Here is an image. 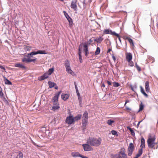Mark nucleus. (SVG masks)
Segmentation results:
<instances>
[{
    "label": "nucleus",
    "instance_id": "e433bc0d",
    "mask_svg": "<svg viewBox=\"0 0 158 158\" xmlns=\"http://www.w3.org/2000/svg\"><path fill=\"white\" fill-rule=\"evenodd\" d=\"M143 153V148H141V149H139V150L137 154H138L139 156H140Z\"/></svg>",
    "mask_w": 158,
    "mask_h": 158
},
{
    "label": "nucleus",
    "instance_id": "ddd939ff",
    "mask_svg": "<svg viewBox=\"0 0 158 158\" xmlns=\"http://www.w3.org/2000/svg\"><path fill=\"white\" fill-rule=\"evenodd\" d=\"M53 106L52 107V110L54 111L58 110L60 108L59 104L58 103L55 104H53Z\"/></svg>",
    "mask_w": 158,
    "mask_h": 158
},
{
    "label": "nucleus",
    "instance_id": "7ed1b4c3",
    "mask_svg": "<svg viewBox=\"0 0 158 158\" xmlns=\"http://www.w3.org/2000/svg\"><path fill=\"white\" fill-rule=\"evenodd\" d=\"M87 143L92 146H97L99 143V140L94 138H89L87 140Z\"/></svg>",
    "mask_w": 158,
    "mask_h": 158
},
{
    "label": "nucleus",
    "instance_id": "dca6fc26",
    "mask_svg": "<svg viewBox=\"0 0 158 158\" xmlns=\"http://www.w3.org/2000/svg\"><path fill=\"white\" fill-rule=\"evenodd\" d=\"M126 39L127 40L130 44V45L131 46H132L133 47L134 46V44L133 42V40L128 37H127L126 38Z\"/></svg>",
    "mask_w": 158,
    "mask_h": 158
},
{
    "label": "nucleus",
    "instance_id": "412c9836",
    "mask_svg": "<svg viewBox=\"0 0 158 158\" xmlns=\"http://www.w3.org/2000/svg\"><path fill=\"white\" fill-rule=\"evenodd\" d=\"M72 155L73 157H81V155L80 154L79 152H73L72 153Z\"/></svg>",
    "mask_w": 158,
    "mask_h": 158
},
{
    "label": "nucleus",
    "instance_id": "de8ad7c7",
    "mask_svg": "<svg viewBox=\"0 0 158 158\" xmlns=\"http://www.w3.org/2000/svg\"><path fill=\"white\" fill-rule=\"evenodd\" d=\"M117 35H114L116 36L118 39L121 42V40L120 36L117 33Z\"/></svg>",
    "mask_w": 158,
    "mask_h": 158
},
{
    "label": "nucleus",
    "instance_id": "2eb2a0df",
    "mask_svg": "<svg viewBox=\"0 0 158 158\" xmlns=\"http://www.w3.org/2000/svg\"><path fill=\"white\" fill-rule=\"evenodd\" d=\"M145 88L146 91L147 92H149L150 91L149 82L148 81L146 82L145 83Z\"/></svg>",
    "mask_w": 158,
    "mask_h": 158
},
{
    "label": "nucleus",
    "instance_id": "680f3d73",
    "mask_svg": "<svg viewBox=\"0 0 158 158\" xmlns=\"http://www.w3.org/2000/svg\"><path fill=\"white\" fill-rule=\"evenodd\" d=\"M129 102V101L128 100H126V102H125V104L124 105L125 106V105L126 104V103H128V102Z\"/></svg>",
    "mask_w": 158,
    "mask_h": 158
},
{
    "label": "nucleus",
    "instance_id": "37998d69",
    "mask_svg": "<svg viewBox=\"0 0 158 158\" xmlns=\"http://www.w3.org/2000/svg\"><path fill=\"white\" fill-rule=\"evenodd\" d=\"M79 59L80 62L81 63H82V56L81 54H79Z\"/></svg>",
    "mask_w": 158,
    "mask_h": 158
},
{
    "label": "nucleus",
    "instance_id": "864d4df0",
    "mask_svg": "<svg viewBox=\"0 0 158 158\" xmlns=\"http://www.w3.org/2000/svg\"><path fill=\"white\" fill-rule=\"evenodd\" d=\"M107 84L109 85H111V83L110 81H107L106 82Z\"/></svg>",
    "mask_w": 158,
    "mask_h": 158
},
{
    "label": "nucleus",
    "instance_id": "a19ab883",
    "mask_svg": "<svg viewBox=\"0 0 158 158\" xmlns=\"http://www.w3.org/2000/svg\"><path fill=\"white\" fill-rule=\"evenodd\" d=\"M22 61L23 62L27 63L28 62V58H24L22 60Z\"/></svg>",
    "mask_w": 158,
    "mask_h": 158
},
{
    "label": "nucleus",
    "instance_id": "aec40b11",
    "mask_svg": "<svg viewBox=\"0 0 158 158\" xmlns=\"http://www.w3.org/2000/svg\"><path fill=\"white\" fill-rule=\"evenodd\" d=\"M15 66L17 67L23 69H25L26 67L22 64L17 63L15 64Z\"/></svg>",
    "mask_w": 158,
    "mask_h": 158
},
{
    "label": "nucleus",
    "instance_id": "7c9ffc66",
    "mask_svg": "<svg viewBox=\"0 0 158 158\" xmlns=\"http://www.w3.org/2000/svg\"><path fill=\"white\" fill-rule=\"evenodd\" d=\"M69 24V27L70 28H72L73 26V21L72 19L69 20L68 21Z\"/></svg>",
    "mask_w": 158,
    "mask_h": 158
},
{
    "label": "nucleus",
    "instance_id": "423d86ee",
    "mask_svg": "<svg viewBox=\"0 0 158 158\" xmlns=\"http://www.w3.org/2000/svg\"><path fill=\"white\" fill-rule=\"evenodd\" d=\"M77 0H73L72 1L70 5L71 8L75 11H77Z\"/></svg>",
    "mask_w": 158,
    "mask_h": 158
},
{
    "label": "nucleus",
    "instance_id": "5701e85b",
    "mask_svg": "<svg viewBox=\"0 0 158 158\" xmlns=\"http://www.w3.org/2000/svg\"><path fill=\"white\" fill-rule=\"evenodd\" d=\"M48 84L49 87L51 88L53 87L56 85V84L55 83L50 81H48Z\"/></svg>",
    "mask_w": 158,
    "mask_h": 158
},
{
    "label": "nucleus",
    "instance_id": "58836bf2",
    "mask_svg": "<svg viewBox=\"0 0 158 158\" xmlns=\"http://www.w3.org/2000/svg\"><path fill=\"white\" fill-rule=\"evenodd\" d=\"M28 62H35L36 60V59H31L30 58H28Z\"/></svg>",
    "mask_w": 158,
    "mask_h": 158
},
{
    "label": "nucleus",
    "instance_id": "2f4dec72",
    "mask_svg": "<svg viewBox=\"0 0 158 158\" xmlns=\"http://www.w3.org/2000/svg\"><path fill=\"white\" fill-rule=\"evenodd\" d=\"M84 51L85 52V53L86 52H88V47L86 44H84Z\"/></svg>",
    "mask_w": 158,
    "mask_h": 158
},
{
    "label": "nucleus",
    "instance_id": "bb28decb",
    "mask_svg": "<svg viewBox=\"0 0 158 158\" xmlns=\"http://www.w3.org/2000/svg\"><path fill=\"white\" fill-rule=\"evenodd\" d=\"M64 66L66 68L70 67L69 61L68 60H66L65 61L64 63Z\"/></svg>",
    "mask_w": 158,
    "mask_h": 158
},
{
    "label": "nucleus",
    "instance_id": "052dcab7",
    "mask_svg": "<svg viewBox=\"0 0 158 158\" xmlns=\"http://www.w3.org/2000/svg\"><path fill=\"white\" fill-rule=\"evenodd\" d=\"M89 53V52H86L85 53V55L86 56H87L88 54Z\"/></svg>",
    "mask_w": 158,
    "mask_h": 158
},
{
    "label": "nucleus",
    "instance_id": "f03ea898",
    "mask_svg": "<svg viewBox=\"0 0 158 158\" xmlns=\"http://www.w3.org/2000/svg\"><path fill=\"white\" fill-rule=\"evenodd\" d=\"M111 158H127L125 149L123 147L122 148L118 154L112 155Z\"/></svg>",
    "mask_w": 158,
    "mask_h": 158
},
{
    "label": "nucleus",
    "instance_id": "cd10ccee",
    "mask_svg": "<svg viewBox=\"0 0 158 158\" xmlns=\"http://www.w3.org/2000/svg\"><path fill=\"white\" fill-rule=\"evenodd\" d=\"M114 122V120H112L110 119L108 120L107 121V124L110 126H111L112 125V124Z\"/></svg>",
    "mask_w": 158,
    "mask_h": 158
},
{
    "label": "nucleus",
    "instance_id": "f8f14e48",
    "mask_svg": "<svg viewBox=\"0 0 158 158\" xmlns=\"http://www.w3.org/2000/svg\"><path fill=\"white\" fill-rule=\"evenodd\" d=\"M104 33L106 34H110L114 35H116L117 33L114 31H112L111 30L109 29H106L104 31Z\"/></svg>",
    "mask_w": 158,
    "mask_h": 158
},
{
    "label": "nucleus",
    "instance_id": "9b49d317",
    "mask_svg": "<svg viewBox=\"0 0 158 158\" xmlns=\"http://www.w3.org/2000/svg\"><path fill=\"white\" fill-rule=\"evenodd\" d=\"M49 76V74L48 73H46L44 74L42 76L39 77L38 78V79L39 80L41 81L48 78Z\"/></svg>",
    "mask_w": 158,
    "mask_h": 158
},
{
    "label": "nucleus",
    "instance_id": "bf43d9fd",
    "mask_svg": "<svg viewBox=\"0 0 158 158\" xmlns=\"http://www.w3.org/2000/svg\"><path fill=\"white\" fill-rule=\"evenodd\" d=\"M81 157H82V158H89L86 156H83L82 155L81 156Z\"/></svg>",
    "mask_w": 158,
    "mask_h": 158
},
{
    "label": "nucleus",
    "instance_id": "3c124183",
    "mask_svg": "<svg viewBox=\"0 0 158 158\" xmlns=\"http://www.w3.org/2000/svg\"><path fill=\"white\" fill-rule=\"evenodd\" d=\"M0 68L4 70H5V68L3 66H2V65H0Z\"/></svg>",
    "mask_w": 158,
    "mask_h": 158
},
{
    "label": "nucleus",
    "instance_id": "473e14b6",
    "mask_svg": "<svg viewBox=\"0 0 158 158\" xmlns=\"http://www.w3.org/2000/svg\"><path fill=\"white\" fill-rule=\"evenodd\" d=\"M127 128L129 129V130L131 132V134L132 135H135V132L134 131H133V130L131 128H130V127H128Z\"/></svg>",
    "mask_w": 158,
    "mask_h": 158
},
{
    "label": "nucleus",
    "instance_id": "c9c22d12",
    "mask_svg": "<svg viewBox=\"0 0 158 158\" xmlns=\"http://www.w3.org/2000/svg\"><path fill=\"white\" fill-rule=\"evenodd\" d=\"M143 153V148H141V149H139V150L137 154H138L139 156H140Z\"/></svg>",
    "mask_w": 158,
    "mask_h": 158
},
{
    "label": "nucleus",
    "instance_id": "f257e3e1",
    "mask_svg": "<svg viewBox=\"0 0 158 158\" xmlns=\"http://www.w3.org/2000/svg\"><path fill=\"white\" fill-rule=\"evenodd\" d=\"M156 139V136L154 135L150 134L148 135L147 143L149 148L154 149L157 148V143L155 142Z\"/></svg>",
    "mask_w": 158,
    "mask_h": 158
},
{
    "label": "nucleus",
    "instance_id": "6e6d98bb",
    "mask_svg": "<svg viewBox=\"0 0 158 158\" xmlns=\"http://www.w3.org/2000/svg\"><path fill=\"white\" fill-rule=\"evenodd\" d=\"M139 156L138 154H137L134 157V158H138Z\"/></svg>",
    "mask_w": 158,
    "mask_h": 158
},
{
    "label": "nucleus",
    "instance_id": "c756f323",
    "mask_svg": "<svg viewBox=\"0 0 158 158\" xmlns=\"http://www.w3.org/2000/svg\"><path fill=\"white\" fill-rule=\"evenodd\" d=\"M135 67L136 68L138 72H139L141 70V68L136 63L135 64Z\"/></svg>",
    "mask_w": 158,
    "mask_h": 158
},
{
    "label": "nucleus",
    "instance_id": "c03bdc74",
    "mask_svg": "<svg viewBox=\"0 0 158 158\" xmlns=\"http://www.w3.org/2000/svg\"><path fill=\"white\" fill-rule=\"evenodd\" d=\"M67 15H65V17L66 18V19H67L68 20V21L70 19H72L70 17V16L68 15V14H67Z\"/></svg>",
    "mask_w": 158,
    "mask_h": 158
},
{
    "label": "nucleus",
    "instance_id": "20e7f679",
    "mask_svg": "<svg viewBox=\"0 0 158 158\" xmlns=\"http://www.w3.org/2000/svg\"><path fill=\"white\" fill-rule=\"evenodd\" d=\"M135 149V147L133 144L131 143H130L127 148V153L129 156H131Z\"/></svg>",
    "mask_w": 158,
    "mask_h": 158
},
{
    "label": "nucleus",
    "instance_id": "a878e982",
    "mask_svg": "<svg viewBox=\"0 0 158 158\" xmlns=\"http://www.w3.org/2000/svg\"><path fill=\"white\" fill-rule=\"evenodd\" d=\"M93 40H94V41L97 43L99 42V39H95L94 38H92L90 39L88 41V43L89 44H90L91 43H92Z\"/></svg>",
    "mask_w": 158,
    "mask_h": 158
},
{
    "label": "nucleus",
    "instance_id": "a211bd4d",
    "mask_svg": "<svg viewBox=\"0 0 158 158\" xmlns=\"http://www.w3.org/2000/svg\"><path fill=\"white\" fill-rule=\"evenodd\" d=\"M141 144L140 145V147H141V148H144L145 146V140L144 138L143 137L141 138Z\"/></svg>",
    "mask_w": 158,
    "mask_h": 158
},
{
    "label": "nucleus",
    "instance_id": "9d476101",
    "mask_svg": "<svg viewBox=\"0 0 158 158\" xmlns=\"http://www.w3.org/2000/svg\"><path fill=\"white\" fill-rule=\"evenodd\" d=\"M126 58V60L127 62L130 61L132 59V55L130 52H126L125 53Z\"/></svg>",
    "mask_w": 158,
    "mask_h": 158
},
{
    "label": "nucleus",
    "instance_id": "a18cd8bd",
    "mask_svg": "<svg viewBox=\"0 0 158 158\" xmlns=\"http://www.w3.org/2000/svg\"><path fill=\"white\" fill-rule=\"evenodd\" d=\"M111 133L113 135H116L117 134V132L115 130H112L111 131Z\"/></svg>",
    "mask_w": 158,
    "mask_h": 158
},
{
    "label": "nucleus",
    "instance_id": "f704fd0d",
    "mask_svg": "<svg viewBox=\"0 0 158 158\" xmlns=\"http://www.w3.org/2000/svg\"><path fill=\"white\" fill-rule=\"evenodd\" d=\"M144 106L143 104L142 103H141V104L139 105V111H140L142 110L143 109Z\"/></svg>",
    "mask_w": 158,
    "mask_h": 158
},
{
    "label": "nucleus",
    "instance_id": "1a4fd4ad",
    "mask_svg": "<svg viewBox=\"0 0 158 158\" xmlns=\"http://www.w3.org/2000/svg\"><path fill=\"white\" fill-rule=\"evenodd\" d=\"M89 144H83L84 149L85 151H89L93 150V148L90 146Z\"/></svg>",
    "mask_w": 158,
    "mask_h": 158
},
{
    "label": "nucleus",
    "instance_id": "0e129e2a",
    "mask_svg": "<svg viewBox=\"0 0 158 158\" xmlns=\"http://www.w3.org/2000/svg\"><path fill=\"white\" fill-rule=\"evenodd\" d=\"M111 50L110 49H109L108 50V51H107V52L108 53H109V52H110V51H111Z\"/></svg>",
    "mask_w": 158,
    "mask_h": 158
},
{
    "label": "nucleus",
    "instance_id": "8fccbe9b",
    "mask_svg": "<svg viewBox=\"0 0 158 158\" xmlns=\"http://www.w3.org/2000/svg\"><path fill=\"white\" fill-rule=\"evenodd\" d=\"M74 84H75V89H76V90L77 93L78 92V90L77 89V86L76 85V83L75 82H74Z\"/></svg>",
    "mask_w": 158,
    "mask_h": 158
},
{
    "label": "nucleus",
    "instance_id": "69168bd1",
    "mask_svg": "<svg viewBox=\"0 0 158 158\" xmlns=\"http://www.w3.org/2000/svg\"><path fill=\"white\" fill-rule=\"evenodd\" d=\"M131 89L133 91H135L134 88L133 87H131Z\"/></svg>",
    "mask_w": 158,
    "mask_h": 158
},
{
    "label": "nucleus",
    "instance_id": "e2e57ef3",
    "mask_svg": "<svg viewBox=\"0 0 158 158\" xmlns=\"http://www.w3.org/2000/svg\"><path fill=\"white\" fill-rule=\"evenodd\" d=\"M83 5L84 4H85V5H86V2L85 1V0L84 1H83Z\"/></svg>",
    "mask_w": 158,
    "mask_h": 158
},
{
    "label": "nucleus",
    "instance_id": "79ce46f5",
    "mask_svg": "<svg viewBox=\"0 0 158 158\" xmlns=\"http://www.w3.org/2000/svg\"><path fill=\"white\" fill-rule=\"evenodd\" d=\"M128 63H129V65L131 66V67H132L134 65V63L133 61H132L131 60L130 61H129V62H128Z\"/></svg>",
    "mask_w": 158,
    "mask_h": 158
},
{
    "label": "nucleus",
    "instance_id": "603ef678",
    "mask_svg": "<svg viewBox=\"0 0 158 158\" xmlns=\"http://www.w3.org/2000/svg\"><path fill=\"white\" fill-rule=\"evenodd\" d=\"M81 51L80 48H79L78 50V54H81Z\"/></svg>",
    "mask_w": 158,
    "mask_h": 158
},
{
    "label": "nucleus",
    "instance_id": "6ab92c4d",
    "mask_svg": "<svg viewBox=\"0 0 158 158\" xmlns=\"http://www.w3.org/2000/svg\"><path fill=\"white\" fill-rule=\"evenodd\" d=\"M66 69V70L67 73H68L69 74H70L72 75H73L74 73L71 70V67H69L68 68H67Z\"/></svg>",
    "mask_w": 158,
    "mask_h": 158
},
{
    "label": "nucleus",
    "instance_id": "4c0bfd02",
    "mask_svg": "<svg viewBox=\"0 0 158 158\" xmlns=\"http://www.w3.org/2000/svg\"><path fill=\"white\" fill-rule=\"evenodd\" d=\"M18 156L19 158H23V154L22 152H19Z\"/></svg>",
    "mask_w": 158,
    "mask_h": 158
},
{
    "label": "nucleus",
    "instance_id": "0eeeda50",
    "mask_svg": "<svg viewBox=\"0 0 158 158\" xmlns=\"http://www.w3.org/2000/svg\"><path fill=\"white\" fill-rule=\"evenodd\" d=\"M61 93V91L57 93L56 94L55 96L53 98L52 101L53 104H55L58 103L59 96Z\"/></svg>",
    "mask_w": 158,
    "mask_h": 158
},
{
    "label": "nucleus",
    "instance_id": "4be33fe9",
    "mask_svg": "<svg viewBox=\"0 0 158 158\" xmlns=\"http://www.w3.org/2000/svg\"><path fill=\"white\" fill-rule=\"evenodd\" d=\"M140 91L141 93L143 94L145 97L147 98L148 97V95L147 94H146L143 88L141 86H140Z\"/></svg>",
    "mask_w": 158,
    "mask_h": 158
},
{
    "label": "nucleus",
    "instance_id": "393cba45",
    "mask_svg": "<svg viewBox=\"0 0 158 158\" xmlns=\"http://www.w3.org/2000/svg\"><path fill=\"white\" fill-rule=\"evenodd\" d=\"M81 114H78L75 117H73L74 119L75 122V121H77L80 119L81 118Z\"/></svg>",
    "mask_w": 158,
    "mask_h": 158
},
{
    "label": "nucleus",
    "instance_id": "6e6552de",
    "mask_svg": "<svg viewBox=\"0 0 158 158\" xmlns=\"http://www.w3.org/2000/svg\"><path fill=\"white\" fill-rule=\"evenodd\" d=\"M38 54H46V53L45 52V50L41 51V50H39L37 52H33L30 53L28 54V56H33L34 55H35Z\"/></svg>",
    "mask_w": 158,
    "mask_h": 158
},
{
    "label": "nucleus",
    "instance_id": "338daca9",
    "mask_svg": "<svg viewBox=\"0 0 158 158\" xmlns=\"http://www.w3.org/2000/svg\"><path fill=\"white\" fill-rule=\"evenodd\" d=\"M102 86L103 87H104L105 86V85L104 84H103L102 85Z\"/></svg>",
    "mask_w": 158,
    "mask_h": 158
},
{
    "label": "nucleus",
    "instance_id": "09e8293b",
    "mask_svg": "<svg viewBox=\"0 0 158 158\" xmlns=\"http://www.w3.org/2000/svg\"><path fill=\"white\" fill-rule=\"evenodd\" d=\"M112 58L113 59V60H114V62H115L116 61V58L114 56L113 54H112Z\"/></svg>",
    "mask_w": 158,
    "mask_h": 158
},
{
    "label": "nucleus",
    "instance_id": "5fc2aeb1",
    "mask_svg": "<svg viewBox=\"0 0 158 158\" xmlns=\"http://www.w3.org/2000/svg\"><path fill=\"white\" fill-rule=\"evenodd\" d=\"M103 40V38L102 37H99V42L102 41Z\"/></svg>",
    "mask_w": 158,
    "mask_h": 158
},
{
    "label": "nucleus",
    "instance_id": "13d9d810",
    "mask_svg": "<svg viewBox=\"0 0 158 158\" xmlns=\"http://www.w3.org/2000/svg\"><path fill=\"white\" fill-rule=\"evenodd\" d=\"M142 121H140L138 123L137 125V127L138 128V127L139 126V125L140 124V123Z\"/></svg>",
    "mask_w": 158,
    "mask_h": 158
},
{
    "label": "nucleus",
    "instance_id": "ea45409f",
    "mask_svg": "<svg viewBox=\"0 0 158 158\" xmlns=\"http://www.w3.org/2000/svg\"><path fill=\"white\" fill-rule=\"evenodd\" d=\"M87 123V121L82 120V125L84 127H85Z\"/></svg>",
    "mask_w": 158,
    "mask_h": 158
},
{
    "label": "nucleus",
    "instance_id": "c85d7f7f",
    "mask_svg": "<svg viewBox=\"0 0 158 158\" xmlns=\"http://www.w3.org/2000/svg\"><path fill=\"white\" fill-rule=\"evenodd\" d=\"M4 80L6 84L11 85H12L11 82L7 78H6Z\"/></svg>",
    "mask_w": 158,
    "mask_h": 158
},
{
    "label": "nucleus",
    "instance_id": "4468645a",
    "mask_svg": "<svg viewBox=\"0 0 158 158\" xmlns=\"http://www.w3.org/2000/svg\"><path fill=\"white\" fill-rule=\"evenodd\" d=\"M69 96V95L67 94H62L61 98L64 101H66L68 99Z\"/></svg>",
    "mask_w": 158,
    "mask_h": 158
},
{
    "label": "nucleus",
    "instance_id": "72a5a7b5",
    "mask_svg": "<svg viewBox=\"0 0 158 158\" xmlns=\"http://www.w3.org/2000/svg\"><path fill=\"white\" fill-rule=\"evenodd\" d=\"M120 84L116 82H114L113 83V85L115 87H118L120 86Z\"/></svg>",
    "mask_w": 158,
    "mask_h": 158
},
{
    "label": "nucleus",
    "instance_id": "49530a36",
    "mask_svg": "<svg viewBox=\"0 0 158 158\" xmlns=\"http://www.w3.org/2000/svg\"><path fill=\"white\" fill-rule=\"evenodd\" d=\"M95 54L96 55L99 54V47H97V50L95 52Z\"/></svg>",
    "mask_w": 158,
    "mask_h": 158
},
{
    "label": "nucleus",
    "instance_id": "f3484780",
    "mask_svg": "<svg viewBox=\"0 0 158 158\" xmlns=\"http://www.w3.org/2000/svg\"><path fill=\"white\" fill-rule=\"evenodd\" d=\"M83 119L82 120L87 121L88 118V114L87 111H85L84 113L83 116Z\"/></svg>",
    "mask_w": 158,
    "mask_h": 158
},
{
    "label": "nucleus",
    "instance_id": "774afa93",
    "mask_svg": "<svg viewBox=\"0 0 158 158\" xmlns=\"http://www.w3.org/2000/svg\"><path fill=\"white\" fill-rule=\"evenodd\" d=\"M55 88L56 89H57L58 88V87L57 86H56L55 87Z\"/></svg>",
    "mask_w": 158,
    "mask_h": 158
},
{
    "label": "nucleus",
    "instance_id": "4d7b16f0",
    "mask_svg": "<svg viewBox=\"0 0 158 158\" xmlns=\"http://www.w3.org/2000/svg\"><path fill=\"white\" fill-rule=\"evenodd\" d=\"M32 143H33V144L35 146H37V147H38L39 146L37 145L36 144V143H35L33 141H32Z\"/></svg>",
    "mask_w": 158,
    "mask_h": 158
},
{
    "label": "nucleus",
    "instance_id": "b1692460",
    "mask_svg": "<svg viewBox=\"0 0 158 158\" xmlns=\"http://www.w3.org/2000/svg\"><path fill=\"white\" fill-rule=\"evenodd\" d=\"M54 70V69L53 67L49 69L48 71V72L47 73L49 74V76L51 75L53 72Z\"/></svg>",
    "mask_w": 158,
    "mask_h": 158
},
{
    "label": "nucleus",
    "instance_id": "39448f33",
    "mask_svg": "<svg viewBox=\"0 0 158 158\" xmlns=\"http://www.w3.org/2000/svg\"><path fill=\"white\" fill-rule=\"evenodd\" d=\"M74 122V119L73 116L71 115H70L67 117L65 120V122L69 124H71Z\"/></svg>",
    "mask_w": 158,
    "mask_h": 158
}]
</instances>
